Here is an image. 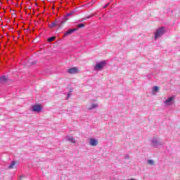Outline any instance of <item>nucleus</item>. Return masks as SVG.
<instances>
[{"label": "nucleus", "instance_id": "obj_16", "mask_svg": "<svg viewBox=\"0 0 180 180\" xmlns=\"http://www.w3.org/2000/svg\"><path fill=\"white\" fill-rule=\"evenodd\" d=\"M16 162L15 161L11 162V164L8 166V168L12 169L13 167H15Z\"/></svg>", "mask_w": 180, "mask_h": 180}, {"label": "nucleus", "instance_id": "obj_1", "mask_svg": "<svg viewBox=\"0 0 180 180\" xmlns=\"http://www.w3.org/2000/svg\"><path fill=\"white\" fill-rule=\"evenodd\" d=\"M65 23V21L60 20V19H56L55 22H51V24L49 25V27L53 29V27H56V26H58V27H61Z\"/></svg>", "mask_w": 180, "mask_h": 180}, {"label": "nucleus", "instance_id": "obj_11", "mask_svg": "<svg viewBox=\"0 0 180 180\" xmlns=\"http://www.w3.org/2000/svg\"><path fill=\"white\" fill-rule=\"evenodd\" d=\"M65 140H67V141H70V143H76L75 139H74V136H67L65 137Z\"/></svg>", "mask_w": 180, "mask_h": 180}, {"label": "nucleus", "instance_id": "obj_18", "mask_svg": "<svg viewBox=\"0 0 180 180\" xmlns=\"http://www.w3.org/2000/svg\"><path fill=\"white\" fill-rule=\"evenodd\" d=\"M148 164H149V165H154V160H148Z\"/></svg>", "mask_w": 180, "mask_h": 180}, {"label": "nucleus", "instance_id": "obj_21", "mask_svg": "<svg viewBox=\"0 0 180 180\" xmlns=\"http://www.w3.org/2000/svg\"><path fill=\"white\" fill-rule=\"evenodd\" d=\"M125 160H129V158H130V156H129V155H127L124 156Z\"/></svg>", "mask_w": 180, "mask_h": 180}, {"label": "nucleus", "instance_id": "obj_17", "mask_svg": "<svg viewBox=\"0 0 180 180\" xmlns=\"http://www.w3.org/2000/svg\"><path fill=\"white\" fill-rule=\"evenodd\" d=\"M93 16H94V14H91V15H89L86 18H83L82 20H86V19H91V18H93Z\"/></svg>", "mask_w": 180, "mask_h": 180}, {"label": "nucleus", "instance_id": "obj_12", "mask_svg": "<svg viewBox=\"0 0 180 180\" xmlns=\"http://www.w3.org/2000/svg\"><path fill=\"white\" fill-rule=\"evenodd\" d=\"M90 146H98V140L94 139H90Z\"/></svg>", "mask_w": 180, "mask_h": 180}, {"label": "nucleus", "instance_id": "obj_6", "mask_svg": "<svg viewBox=\"0 0 180 180\" xmlns=\"http://www.w3.org/2000/svg\"><path fill=\"white\" fill-rule=\"evenodd\" d=\"M77 30L78 29L77 28H72V29L68 30L67 32L64 33V36L65 37H67V36H70V34H72L74 32H77Z\"/></svg>", "mask_w": 180, "mask_h": 180}, {"label": "nucleus", "instance_id": "obj_3", "mask_svg": "<svg viewBox=\"0 0 180 180\" xmlns=\"http://www.w3.org/2000/svg\"><path fill=\"white\" fill-rule=\"evenodd\" d=\"M166 30L165 27H162L159 28L158 30H156V32L155 34V39H158V37H161V36H162V34H164Z\"/></svg>", "mask_w": 180, "mask_h": 180}, {"label": "nucleus", "instance_id": "obj_5", "mask_svg": "<svg viewBox=\"0 0 180 180\" xmlns=\"http://www.w3.org/2000/svg\"><path fill=\"white\" fill-rule=\"evenodd\" d=\"M32 110H33V112H37V113H40V112H41V105H34L32 107Z\"/></svg>", "mask_w": 180, "mask_h": 180}, {"label": "nucleus", "instance_id": "obj_8", "mask_svg": "<svg viewBox=\"0 0 180 180\" xmlns=\"http://www.w3.org/2000/svg\"><path fill=\"white\" fill-rule=\"evenodd\" d=\"M8 82V77L7 76H1L0 77V84H6Z\"/></svg>", "mask_w": 180, "mask_h": 180}, {"label": "nucleus", "instance_id": "obj_4", "mask_svg": "<svg viewBox=\"0 0 180 180\" xmlns=\"http://www.w3.org/2000/svg\"><path fill=\"white\" fill-rule=\"evenodd\" d=\"M105 65H106V60H103V61L96 64V65L94 67V70L99 71V70H102V68H103V67H105Z\"/></svg>", "mask_w": 180, "mask_h": 180}, {"label": "nucleus", "instance_id": "obj_15", "mask_svg": "<svg viewBox=\"0 0 180 180\" xmlns=\"http://www.w3.org/2000/svg\"><path fill=\"white\" fill-rule=\"evenodd\" d=\"M56 40V37H51L48 39V41L51 43V41H54Z\"/></svg>", "mask_w": 180, "mask_h": 180}, {"label": "nucleus", "instance_id": "obj_23", "mask_svg": "<svg viewBox=\"0 0 180 180\" xmlns=\"http://www.w3.org/2000/svg\"><path fill=\"white\" fill-rule=\"evenodd\" d=\"M147 77L149 78V79L151 78V75H148Z\"/></svg>", "mask_w": 180, "mask_h": 180}, {"label": "nucleus", "instance_id": "obj_14", "mask_svg": "<svg viewBox=\"0 0 180 180\" xmlns=\"http://www.w3.org/2000/svg\"><path fill=\"white\" fill-rule=\"evenodd\" d=\"M158 91H160V87L155 86L153 89V93L154 94V92H158Z\"/></svg>", "mask_w": 180, "mask_h": 180}, {"label": "nucleus", "instance_id": "obj_22", "mask_svg": "<svg viewBox=\"0 0 180 180\" xmlns=\"http://www.w3.org/2000/svg\"><path fill=\"white\" fill-rule=\"evenodd\" d=\"M70 96H71V93H69V94H68L67 98H70Z\"/></svg>", "mask_w": 180, "mask_h": 180}, {"label": "nucleus", "instance_id": "obj_10", "mask_svg": "<svg viewBox=\"0 0 180 180\" xmlns=\"http://www.w3.org/2000/svg\"><path fill=\"white\" fill-rule=\"evenodd\" d=\"M172 101H174V96L169 97L168 99H167L166 101H164V103H165V105H167L168 106H169V105H171V102H172Z\"/></svg>", "mask_w": 180, "mask_h": 180}, {"label": "nucleus", "instance_id": "obj_19", "mask_svg": "<svg viewBox=\"0 0 180 180\" xmlns=\"http://www.w3.org/2000/svg\"><path fill=\"white\" fill-rule=\"evenodd\" d=\"M78 27L81 28V27H85V24H79L78 25Z\"/></svg>", "mask_w": 180, "mask_h": 180}, {"label": "nucleus", "instance_id": "obj_9", "mask_svg": "<svg viewBox=\"0 0 180 180\" xmlns=\"http://www.w3.org/2000/svg\"><path fill=\"white\" fill-rule=\"evenodd\" d=\"M74 13H75V11H70V13H68L65 15V18L62 20H63V22H67V20H68V16H71L72 15H74Z\"/></svg>", "mask_w": 180, "mask_h": 180}, {"label": "nucleus", "instance_id": "obj_2", "mask_svg": "<svg viewBox=\"0 0 180 180\" xmlns=\"http://www.w3.org/2000/svg\"><path fill=\"white\" fill-rule=\"evenodd\" d=\"M151 144L155 148H157L158 146H164V142L160 139V138L153 137L151 141Z\"/></svg>", "mask_w": 180, "mask_h": 180}, {"label": "nucleus", "instance_id": "obj_7", "mask_svg": "<svg viewBox=\"0 0 180 180\" xmlns=\"http://www.w3.org/2000/svg\"><path fill=\"white\" fill-rule=\"evenodd\" d=\"M68 74H77L78 72V68H71L67 70Z\"/></svg>", "mask_w": 180, "mask_h": 180}, {"label": "nucleus", "instance_id": "obj_13", "mask_svg": "<svg viewBox=\"0 0 180 180\" xmlns=\"http://www.w3.org/2000/svg\"><path fill=\"white\" fill-rule=\"evenodd\" d=\"M98 105L96 103H93L90 105V107L88 108L89 110H93V109H96L98 108Z\"/></svg>", "mask_w": 180, "mask_h": 180}, {"label": "nucleus", "instance_id": "obj_20", "mask_svg": "<svg viewBox=\"0 0 180 180\" xmlns=\"http://www.w3.org/2000/svg\"><path fill=\"white\" fill-rule=\"evenodd\" d=\"M108 6H109V3L105 4L104 6H103V9H106V8H108Z\"/></svg>", "mask_w": 180, "mask_h": 180}, {"label": "nucleus", "instance_id": "obj_24", "mask_svg": "<svg viewBox=\"0 0 180 180\" xmlns=\"http://www.w3.org/2000/svg\"><path fill=\"white\" fill-rule=\"evenodd\" d=\"M83 21H84V20H82V19L79 20V22H83Z\"/></svg>", "mask_w": 180, "mask_h": 180}]
</instances>
